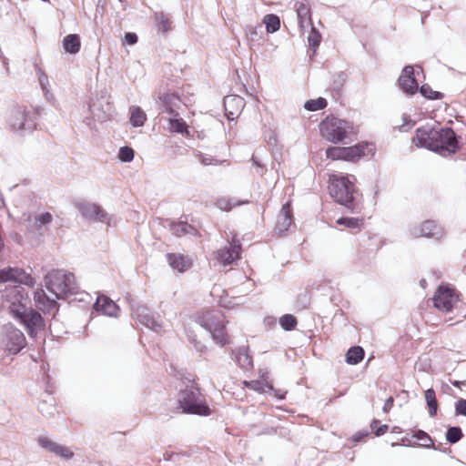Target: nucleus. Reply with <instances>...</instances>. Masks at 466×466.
Masks as SVG:
<instances>
[{
	"instance_id": "nucleus-39",
	"label": "nucleus",
	"mask_w": 466,
	"mask_h": 466,
	"mask_svg": "<svg viewBox=\"0 0 466 466\" xmlns=\"http://www.w3.org/2000/svg\"><path fill=\"white\" fill-rule=\"evenodd\" d=\"M462 431L458 426H451L446 431V440L451 444L458 442L462 438Z\"/></svg>"
},
{
	"instance_id": "nucleus-34",
	"label": "nucleus",
	"mask_w": 466,
	"mask_h": 466,
	"mask_svg": "<svg viewBox=\"0 0 466 466\" xmlns=\"http://www.w3.org/2000/svg\"><path fill=\"white\" fill-rule=\"evenodd\" d=\"M425 400L429 407V414L431 417L436 415L438 410V402L436 394L433 389H429L425 391Z\"/></svg>"
},
{
	"instance_id": "nucleus-57",
	"label": "nucleus",
	"mask_w": 466,
	"mask_h": 466,
	"mask_svg": "<svg viewBox=\"0 0 466 466\" xmlns=\"http://www.w3.org/2000/svg\"><path fill=\"white\" fill-rule=\"evenodd\" d=\"M274 391V395L279 399V400H283L285 398V395H286V391H281L279 390H275L273 388L272 390Z\"/></svg>"
},
{
	"instance_id": "nucleus-5",
	"label": "nucleus",
	"mask_w": 466,
	"mask_h": 466,
	"mask_svg": "<svg viewBox=\"0 0 466 466\" xmlns=\"http://www.w3.org/2000/svg\"><path fill=\"white\" fill-rule=\"evenodd\" d=\"M177 401L184 413L200 416H208L211 413L204 396L194 384L187 386L185 390H180Z\"/></svg>"
},
{
	"instance_id": "nucleus-40",
	"label": "nucleus",
	"mask_w": 466,
	"mask_h": 466,
	"mask_svg": "<svg viewBox=\"0 0 466 466\" xmlns=\"http://www.w3.org/2000/svg\"><path fill=\"white\" fill-rule=\"evenodd\" d=\"M310 30H309V35L307 37L308 39V43H309V46L310 47H312L314 49V51L316 50V48L319 46L320 44V41H321V35L319 34V32L313 26V25H311V26L309 27Z\"/></svg>"
},
{
	"instance_id": "nucleus-44",
	"label": "nucleus",
	"mask_w": 466,
	"mask_h": 466,
	"mask_svg": "<svg viewBox=\"0 0 466 466\" xmlns=\"http://www.w3.org/2000/svg\"><path fill=\"white\" fill-rule=\"evenodd\" d=\"M326 156L332 160L344 159L345 152L344 147H329L326 150Z\"/></svg>"
},
{
	"instance_id": "nucleus-47",
	"label": "nucleus",
	"mask_w": 466,
	"mask_h": 466,
	"mask_svg": "<svg viewBox=\"0 0 466 466\" xmlns=\"http://www.w3.org/2000/svg\"><path fill=\"white\" fill-rule=\"evenodd\" d=\"M279 322L285 330H292L297 325L296 318L289 314L283 315Z\"/></svg>"
},
{
	"instance_id": "nucleus-14",
	"label": "nucleus",
	"mask_w": 466,
	"mask_h": 466,
	"mask_svg": "<svg viewBox=\"0 0 466 466\" xmlns=\"http://www.w3.org/2000/svg\"><path fill=\"white\" fill-rule=\"evenodd\" d=\"M240 250V243L233 238L228 246L221 248L217 251L216 258L223 266L231 265L239 258Z\"/></svg>"
},
{
	"instance_id": "nucleus-13",
	"label": "nucleus",
	"mask_w": 466,
	"mask_h": 466,
	"mask_svg": "<svg viewBox=\"0 0 466 466\" xmlns=\"http://www.w3.org/2000/svg\"><path fill=\"white\" fill-rule=\"evenodd\" d=\"M37 443L41 448L66 461L74 456V452L69 447L55 442L47 436H40L37 439Z\"/></svg>"
},
{
	"instance_id": "nucleus-27",
	"label": "nucleus",
	"mask_w": 466,
	"mask_h": 466,
	"mask_svg": "<svg viewBox=\"0 0 466 466\" xmlns=\"http://www.w3.org/2000/svg\"><path fill=\"white\" fill-rule=\"evenodd\" d=\"M80 37L78 35L70 34L63 39V47L69 54H76L80 50Z\"/></svg>"
},
{
	"instance_id": "nucleus-55",
	"label": "nucleus",
	"mask_w": 466,
	"mask_h": 466,
	"mask_svg": "<svg viewBox=\"0 0 466 466\" xmlns=\"http://www.w3.org/2000/svg\"><path fill=\"white\" fill-rule=\"evenodd\" d=\"M45 97L48 101H53L55 99L53 93L51 92L49 86H46V88H42Z\"/></svg>"
},
{
	"instance_id": "nucleus-20",
	"label": "nucleus",
	"mask_w": 466,
	"mask_h": 466,
	"mask_svg": "<svg viewBox=\"0 0 466 466\" xmlns=\"http://www.w3.org/2000/svg\"><path fill=\"white\" fill-rule=\"evenodd\" d=\"M94 309L96 311L108 317H117L120 310L119 307L112 299L104 295L97 297Z\"/></svg>"
},
{
	"instance_id": "nucleus-32",
	"label": "nucleus",
	"mask_w": 466,
	"mask_h": 466,
	"mask_svg": "<svg viewBox=\"0 0 466 466\" xmlns=\"http://www.w3.org/2000/svg\"><path fill=\"white\" fill-rule=\"evenodd\" d=\"M155 21L158 32L167 33L171 30V21L168 16L162 12L155 13Z\"/></svg>"
},
{
	"instance_id": "nucleus-4",
	"label": "nucleus",
	"mask_w": 466,
	"mask_h": 466,
	"mask_svg": "<svg viewBox=\"0 0 466 466\" xmlns=\"http://www.w3.org/2000/svg\"><path fill=\"white\" fill-rule=\"evenodd\" d=\"M45 287L56 299H66L77 293L78 286L73 273L64 269H52L45 276Z\"/></svg>"
},
{
	"instance_id": "nucleus-62",
	"label": "nucleus",
	"mask_w": 466,
	"mask_h": 466,
	"mask_svg": "<svg viewBox=\"0 0 466 466\" xmlns=\"http://www.w3.org/2000/svg\"><path fill=\"white\" fill-rule=\"evenodd\" d=\"M425 282H426V281H425L424 279H422V280L420 281V284H421V285H424V283H425Z\"/></svg>"
},
{
	"instance_id": "nucleus-41",
	"label": "nucleus",
	"mask_w": 466,
	"mask_h": 466,
	"mask_svg": "<svg viewBox=\"0 0 466 466\" xmlns=\"http://www.w3.org/2000/svg\"><path fill=\"white\" fill-rule=\"evenodd\" d=\"M167 128L171 132L183 133L186 130V124L182 119L174 116L169 118Z\"/></svg>"
},
{
	"instance_id": "nucleus-19",
	"label": "nucleus",
	"mask_w": 466,
	"mask_h": 466,
	"mask_svg": "<svg viewBox=\"0 0 466 466\" xmlns=\"http://www.w3.org/2000/svg\"><path fill=\"white\" fill-rule=\"evenodd\" d=\"M245 106L244 99L236 95L227 96L224 98V107L228 120L237 118Z\"/></svg>"
},
{
	"instance_id": "nucleus-50",
	"label": "nucleus",
	"mask_w": 466,
	"mask_h": 466,
	"mask_svg": "<svg viewBox=\"0 0 466 466\" xmlns=\"http://www.w3.org/2000/svg\"><path fill=\"white\" fill-rule=\"evenodd\" d=\"M188 339L190 340L191 343L194 344V348L198 352H206L207 350V346L205 344H203L201 341L198 340L195 336H190L188 335Z\"/></svg>"
},
{
	"instance_id": "nucleus-51",
	"label": "nucleus",
	"mask_w": 466,
	"mask_h": 466,
	"mask_svg": "<svg viewBox=\"0 0 466 466\" xmlns=\"http://www.w3.org/2000/svg\"><path fill=\"white\" fill-rule=\"evenodd\" d=\"M38 79L42 88H46V86H49L48 77L45 72L41 69L38 70Z\"/></svg>"
},
{
	"instance_id": "nucleus-49",
	"label": "nucleus",
	"mask_w": 466,
	"mask_h": 466,
	"mask_svg": "<svg viewBox=\"0 0 466 466\" xmlns=\"http://www.w3.org/2000/svg\"><path fill=\"white\" fill-rule=\"evenodd\" d=\"M455 413L456 415L466 416V400L460 399L455 403Z\"/></svg>"
},
{
	"instance_id": "nucleus-12",
	"label": "nucleus",
	"mask_w": 466,
	"mask_h": 466,
	"mask_svg": "<svg viewBox=\"0 0 466 466\" xmlns=\"http://www.w3.org/2000/svg\"><path fill=\"white\" fill-rule=\"evenodd\" d=\"M76 208L85 218L109 224L110 217L101 206L88 201H80L76 203Z\"/></svg>"
},
{
	"instance_id": "nucleus-52",
	"label": "nucleus",
	"mask_w": 466,
	"mask_h": 466,
	"mask_svg": "<svg viewBox=\"0 0 466 466\" xmlns=\"http://www.w3.org/2000/svg\"><path fill=\"white\" fill-rule=\"evenodd\" d=\"M147 328L159 332L162 329V323L155 319L154 318L149 321Z\"/></svg>"
},
{
	"instance_id": "nucleus-43",
	"label": "nucleus",
	"mask_w": 466,
	"mask_h": 466,
	"mask_svg": "<svg viewBox=\"0 0 466 466\" xmlns=\"http://www.w3.org/2000/svg\"><path fill=\"white\" fill-rule=\"evenodd\" d=\"M413 438L421 441L420 446L424 448H433V441L431 438L424 431L418 430L417 431L414 432Z\"/></svg>"
},
{
	"instance_id": "nucleus-60",
	"label": "nucleus",
	"mask_w": 466,
	"mask_h": 466,
	"mask_svg": "<svg viewBox=\"0 0 466 466\" xmlns=\"http://www.w3.org/2000/svg\"><path fill=\"white\" fill-rule=\"evenodd\" d=\"M380 421L378 420H374L370 424L371 429L375 430V425H378Z\"/></svg>"
},
{
	"instance_id": "nucleus-29",
	"label": "nucleus",
	"mask_w": 466,
	"mask_h": 466,
	"mask_svg": "<svg viewBox=\"0 0 466 466\" xmlns=\"http://www.w3.org/2000/svg\"><path fill=\"white\" fill-rule=\"evenodd\" d=\"M364 358V350L360 346H353L346 353V362L350 365L360 363Z\"/></svg>"
},
{
	"instance_id": "nucleus-56",
	"label": "nucleus",
	"mask_w": 466,
	"mask_h": 466,
	"mask_svg": "<svg viewBox=\"0 0 466 466\" xmlns=\"http://www.w3.org/2000/svg\"><path fill=\"white\" fill-rule=\"evenodd\" d=\"M393 406V399L390 397L383 405V411L389 412Z\"/></svg>"
},
{
	"instance_id": "nucleus-16",
	"label": "nucleus",
	"mask_w": 466,
	"mask_h": 466,
	"mask_svg": "<svg viewBox=\"0 0 466 466\" xmlns=\"http://www.w3.org/2000/svg\"><path fill=\"white\" fill-rule=\"evenodd\" d=\"M180 98L177 95L164 94L158 97L157 101L158 114H167L170 116H178L177 109L179 107Z\"/></svg>"
},
{
	"instance_id": "nucleus-38",
	"label": "nucleus",
	"mask_w": 466,
	"mask_h": 466,
	"mask_svg": "<svg viewBox=\"0 0 466 466\" xmlns=\"http://www.w3.org/2000/svg\"><path fill=\"white\" fill-rule=\"evenodd\" d=\"M327 100L323 97H319L317 99L308 100L304 104V108L308 111H317L323 109L327 106Z\"/></svg>"
},
{
	"instance_id": "nucleus-61",
	"label": "nucleus",
	"mask_w": 466,
	"mask_h": 466,
	"mask_svg": "<svg viewBox=\"0 0 466 466\" xmlns=\"http://www.w3.org/2000/svg\"><path fill=\"white\" fill-rule=\"evenodd\" d=\"M460 383H461L460 381L456 380V381L452 382V385L455 387H460Z\"/></svg>"
},
{
	"instance_id": "nucleus-33",
	"label": "nucleus",
	"mask_w": 466,
	"mask_h": 466,
	"mask_svg": "<svg viewBox=\"0 0 466 466\" xmlns=\"http://www.w3.org/2000/svg\"><path fill=\"white\" fill-rule=\"evenodd\" d=\"M171 231L174 235L181 237L187 234H193L195 228L187 222L179 221L171 225Z\"/></svg>"
},
{
	"instance_id": "nucleus-26",
	"label": "nucleus",
	"mask_w": 466,
	"mask_h": 466,
	"mask_svg": "<svg viewBox=\"0 0 466 466\" xmlns=\"http://www.w3.org/2000/svg\"><path fill=\"white\" fill-rule=\"evenodd\" d=\"M237 363L241 369L248 370L252 366V358L246 347H240L233 351Z\"/></svg>"
},
{
	"instance_id": "nucleus-28",
	"label": "nucleus",
	"mask_w": 466,
	"mask_h": 466,
	"mask_svg": "<svg viewBox=\"0 0 466 466\" xmlns=\"http://www.w3.org/2000/svg\"><path fill=\"white\" fill-rule=\"evenodd\" d=\"M132 315L146 327L149 321L154 318L149 309L144 306L137 305L131 308Z\"/></svg>"
},
{
	"instance_id": "nucleus-17",
	"label": "nucleus",
	"mask_w": 466,
	"mask_h": 466,
	"mask_svg": "<svg viewBox=\"0 0 466 466\" xmlns=\"http://www.w3.org/2000/svg\"><path fill=\"white\" fill-rule=\"evenodd\" d=\"M34 299L36 307L44 313L55 315L58 310L57 299H50L44 289H39L35 292Z\"/></svg>"
},
{
	"instance_id": "nucleus-46",
	"label": "nucleus",
	"mask_w": 466,
	"mask_h": 466,
	"mask_svg": "<svg viewBox=\"0 0 466 466\" xmlns=\"http://www.w3.org/2000/svg\"><path fill=\"white\" fill-rule=\"evenodd\" d=\"M420 92L424 97L432 100L441 99L442 97V94L441 92L432 90L431 87L427 85L421 86Z\"/></svg>"
},
{
	"instance_id": "nucleus-48",
	"label": "nucleus",
	"mask_w": 466,
	"mask_h": 466,
	"mask_svg": "<svg viewBox=\"0 0 466 466\" xmlns=\"http://www.w3.org/2000/svg\"><path fill=\"white\" fill-rule=\"evenodd\" d=\"M135 156L134 150L129 147H122L119 149L118 157L123 162H130Z\"/></svg>"
},
{
	"instance_id": "nucleus-53",
	"label": "nucleus",
	"mask_w": 466,
	"mask_h": 466,
	"mask_svg": "<svg viewBox=\"0 0 466 466\" xmlns=\"http://www.w3.org/2000/svg\"><path fill=\"white\" fill-rule=\"evenodd\" d=\"M125 40L128 45H134L137 42V35L135 33H127Z\"/></svg>"
},
{
	"instance_id": "nucleus-31",
	"label": "nucleus",
	"mask_w": 466,
	"mask_h": 466,
	"mask_svg": "<svg viewBox=\"0 0 466 466\" xmlns=\"http://www.w3.org/2000/svg\"><path fill=\"white\" fill-rule=\"evenodd\" d=\"M146 119V114L139 106H132L130 108V123L133 127H142Z\"/></svg>"
},
{
	"instance_id": "nucleus-37",
	"label": "nucleus",
	"mask_w": 466,
	"mask_h": 466,
	"mask_svg": "<svg viewBox=\"0 0 466 466\" xmlns=\"http://www.w3.org/2000/svg\"><path fill=\"white\" fill-rule=\"evenodd\" d=\"M195 157L197 158H198V160L205 166H208V165L219 166V165H224V164L228 165V162L227 160H218V159L213 157L212 156L204 155L203 153H201L199 151L195 153Z\"/></svg>"
},
{
	"instance_id": "nucleus-59",
	"label": "nucleus",
	"mask_w": 466,
	"mask_h": 466,
	"mask_svg": "<svg viewBox=\"0 0 466 466\" xmlns=\"http://www.w3.org/2000/svg\"><path fill=\"white\" fill-rule=\"evenodd\" d=\"M252 163H253V165L257 166L258 167H261V164L254 157H252Z\"/></svg>"
},
{
	"instance_id": "nucleus-8",
	"label": "nucleus",
	"mask_w": 466,
	"mask_h": 466,
	"mask_svg": "<svg viewBox=\"0 0 466 466\" xmlns=\"http://www.w3.org/2000/svg\"><path fill=\"white\" fill-rule=\"evenodd\" d=\"M8 125L12 132L18 136H25L35 128V114L18 106L12 111L8 119Z\"/></svg>"
},
{
	"instance_id": "nucleus-23",
	"label": "nucleus",
	"mask_w": 466,
	"mask_h": 466,
	"mask_svg": "<svg viewBox=\"0 0 466 466\" xmlns=\"http://www.w3.org/2000/svg\"><path fill=\"white\" fill-rule=\"evenodd\" d=\"M371 145L365 144H357L352 147H344L345 157L344 160L348 161H356L360 159L361 157L366 155V150L369 149V147Z\"/></svg>"
},
{
	"instance_id": "nucleus-10",
	"label": "nucleus",
	"mask_w": 466,
	"mask_h": 466,
	"mask_svg": "<svg viewBox=\"0 0 466 466\" xmlns=\"http://www.w3.org/2000/svg\"><path fill=\"white\" fill-rule=\"evenodd\" d=\"M433 306L441 312H451L459 301L456 291L448 285H441L432 298Z\"/></svg>"
},
{
	"instance_id": "nucleus-30",
	"label": "nucleus",
	"mask_w": 466,
	"mask_h": 466,
	"mask_svg": "<svg viewBox=\"0 0 466 466\" xmlns=\"http://www.w3.org/2000/svg\"><path fill=\"white\" fill-rule=\"evenodd\" d=\"M248 203H249L248 200L238 201L236 198H218L217 200L216 205L221 210L229 211L234 207H238V206H240V205H245V204H248Z\"/></svg>"
},
{
	"instance_id": "nucleus-63",
	"label": "nucleus",
	"mask_w": 466,
	"mask_h": 466,
	"mask_svg": "<svg viewBox=\"0 0 466 466\" xmlns=\"http://www.w3.org/2000/svg\"><path fill=\"white\" fill-rule=\"evenodd\" d=\"M3 57V52L2 50L0 49V58Z\"/></svg>"
},
{
	"instance_id": "nucleus-3",
	"label": "nucleus",
	"mask_w": 466,
	"mask_h": 466,
	"mask_svg": "<svg viewBox=\"0 0 466 466\" xmlns=\"http://www.w3.org/2000/svg\"><path fill=\"white\" fill-rule=\"evenodd\" d=\"M354 176H344L340 174H333L329 179V190L330 196L339 204L345 206L352 212H358L360 207L355 200V188Z\"/></svg>"
},
{
	"instance_id": "nucleus-11",
	"label": "nucleus",
	"mask_w": 466,
	"mask_h": 466,
	"mask_svg": "<svg viewBox=\"0 0 466 466\" xmlns=\"http://www.w3.org/2000/svg\"><path fill=\"white\" fill-rule=\"evenodd\" d=\"M6 282L24 284L28 287L35 285V279L30 274L16 267H6L0 269V284Z\"/></svg>"
},
{
	"instance_id": "nucleus-45",
	"label": "nucleus",
	"mask_w": 466,
	"mask_h": 466,
	"mask_svg": "<svg viewBox=\"0 0 466 466\" xmlns=\"http://www.w3.org/2000/svg\"><path fill=\"white\" fill-rule=\"evenodd\" d=\"M53 220V216L49 212L41 213L35 217V225L37 228H42L49 225Z\"/></svg>"
},
{
	"instance_id": "nucleus-35",
	"label": "nucleus",
	"mask_w": 466,
	"mask_h": 466,
	"mask_svg": "<svg viewBox=\"0 0 466 466\" xmlns=\"http://www.w3.org/2000/svg\"><path fill=\"white\" fill-rule=\"evenodd\" d=\"M263 23L266 25V30L268 33H275L280 27L279 16L273 14L265 15Z\"/></svg>"
},
{
	"instance_id": "nucleus-25",
	"label": "nucleus",
	"mask_w": 466,
	"mask_h": 466,
	"mask_svg": "<svg viewBox=\"0 0 466 466\" xmlns=\"http://www.w3.org/2000/svg\"><path fill=\"white\" fill-rule=\"evenodd\" d=\"M167 261L172 268L183 272L190 268L191 261L181 254H167Z\"/></svg>"
},
{
	"instance_id": "nucleus-7",
	"label": "nucleus",
	"mask_w": 466,
	"mask_h": 466,
	"mask_svg": "<svg viewBox=\"0 0 466 466\" xmlns=\"http://www.w3.org/2000/svg\"><path fill=\"white\" fill-rule=\"evenodd\" d=\"M321 136L331 143H339L352 132V126L346 120L327 117L319 125Z\"/></svg>"
},
{
	"instance_id": "nucleus-15",
	"label": "nucleus",
	"mask_w": 466,
	"mask_h": 466,
	"mask_svg": "<svg viewBox=\"0 0 466 466\" xmlns=\"http://www.w3.org/2000/svg\"><path fill=\"white\" fill-rule=\"evenodd\" d=\"M410 233L415 238H440L442 236L441 228L432 220H426L421 224L410 227Z\"/></svg>"
},
{
	"instance_id": "nucleus-36",
	"label": "nucleus",
	"mask_w": 466,
	"mask_h": 466,
	"mask_svg": "<svg viewBox=\"0 0 466 466\" xmlns=\"http://www.w3.org/2000/svg\"><path fill=\"white\" fill-rule=\"evenodd\" d=\"M361 222L362 220L357 218L341 217L337 219L336 224L350 229H360Z\"/></svg>"
},
{
	"instance_id": "nucleus-58",
	"label": "nucleus",
	"mask_w": 466,
	"mask_h": 466,
	"mask_svg": "<svg viewBox=\"0 0 466 466\" xmlns=\"http://www.w3.org/2000/svg\"><path fill=\"white\" fill-rule=\"evenodd\" d=\"M364 436H367V432H365V433L359 432L353 436L352 440H353V441L357 442Z\"/></svg>"
},
{
	"instance_id": "nucleus-54",
	"label": "nucleus",
	"mask_w": 466,
	"mask_h": 466,
	"mask_svg": "<svg viewBox=\"0 0 466 466\" xmlns=\"http://www.w3.org/2000/svg\"><path fill=\"white\" fill-rule=\"evenodd\" d=\"M389 429V426L386 425V424H383V425H380L379 426L376 430H375V435L376 436H381L383 435L385 432H387Z\"/></svg>"
},
{
	"instance_id": "nucleus-42",
	"label": "nucleus",
	"mask_w": 466,
	"mask_h": 466,
	"mask_svg": "<svg viewBox=\"0 0 466 466\" xmlns=\"http://www.w3.org/2000/svg\"><path fill=\"white\" fill-rule=\"evenodd\" d=\"M246 385L261 393L266 392L268 390H273V386L264 380H251L250 382H246Z\"/></svg>"
},
{
	"instance_id": "nucleus-9",
	"label": "nucleus",
	"mask_w": 466,
	"mask_h": 466,
	"mask_svg": "<svg viewBox=\"0 0 466 466\" xmlns=\"http://www.w3.org/2000/svg\"><path fill=\"white\" fill-rule=\"evenodd\" d=\"M1 343L6 351L15 355L25 347L26 339L20 329L13 325H6L1 333Z\"/></svg>"
},
{
	"instance_id": "nucleus-64",
	"label": "nucleus",
	"mask_w": 466,
	"mask_h": 466,
	"mask_svg": "<svg viewBox=\"0 0 466 466\" xmlns=\"http://www.w3.org/2000/svg\"><path fill=\"white\" fill-rule=\"evenodd\" d=\"M39 409H40V411H42V412H43V408H42V406H41V405L39 406Z\"/></svg>"
},
{
	"instance_id": "nucleus-22",
	"label": "nucleus",
	"mask_w": 466,
	"mask_h": 466,
	"mask_svg": "<svg viewBox=\"0 0 466 466\" xmlns=\"http://www.w3.org/2000/svg\"><path fill=\"white\" fill-rule=\"evenodd\" d=\"M295 7L301 29L303 31L309 29L312 25L309 6L303 2L297 1Z\"/></svg>"
},
{
	"instance_id": "nucleus-18",
	"label": "nucleus",
	"mask_w": 466,
	"mask_h": 466,
	"mask_svg": "<svg viewBox=\"0 0 466 466\" xmlns=\"http://www.w3.org/2000/svg\"><path fill=\"white\" fill-rule=\"evenodd\" d=\"M399 85L401 90L409 95H413L418 90V83L414 77V68L411 66H406L400 76L399 77Z\"/></svg>"
},
{
	"instance_id": "nucleus-24",
	"label": "nucleus",
	"mask_w": 466,
	"mask_h": 466,
	"mask_svg": "<svg viewBox=\"0 0 466 466\" xmlns=\"http://www.w3.org/2000/svg\"><path fill=\"white\" fill-rule=\"evenodd\" d=\"M245 32L250 48L259 46L263 35V29L260 25H247Z\"/></svg>"
},
{
	"instance_id": "nucleus-2",
	"label": "nucleus",
	"mask_w": 466,
	"mask_h": 466,
	"mask_svg": "<svg viewBox=\"0 0 466 466\" xmlns=\"http://www.w3.org/2000/svg\"><path fill=\"white\" fill-rule=\"evenodd\" d=\"M416 145L447 157L459 149L455 132L450 128L422 127L416 130Z\"/></svg>"
},
{
	"instance_id": "nucleus-21",
	"label": "nucleus",
	"mask_w": 466,
	"mask_h": 466,
	"mask_svg": "<svg viewBox=\"0 0 466 466\" xmlns=\"http://www.w3.org/2000/svg\"><path fill=\"white\" fill-rule=\"evenodd\" d=\"M293 217H292V210H291V205L289 202H286L278 216V221L276 225V230L279 234H282L286 232L290 225L292 224Z\"/></svg>"
},
{
	"instance_id": "nucleus-6",
	"label": "nucleus",
	"mask_w": 466,
	"mask_h": 466,
	"mask_svg": "<svg viewBox=\"0 0 466 466\" xmlns=\"http://www.w3.org/2000/svg\"><path fill=\"white\" fill-rule=\"evenodd\" d=\"M197 323L208 330L213 340L223 347L228 344V337L225 331V317L220 310H209L197 317Z\"/></svg>"
},
{
	"instance_id": "nucleus-1",
	"label": "nucleus",
	"mask_w": 466,
	"mask_h": 466,
	"mask_svg": "<svg viewBox=\"0 0 466 466\" xmlns=\"http://www.w3.org/2000/svg\"><path fill=\"white\" fill-rule=\"evenodd\" d=\"M2 298L14 319L25 326L28 336L36 339L46 325L42 316L28 306L29 298L25 289L20 285L5 288Z\"/></svg>"
}]
</instances>
